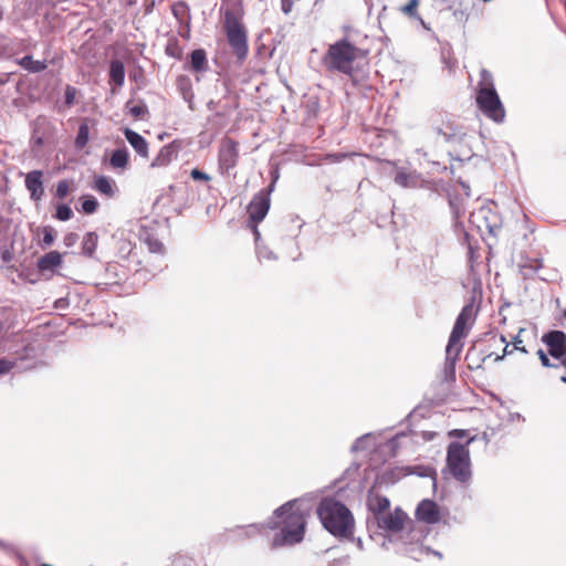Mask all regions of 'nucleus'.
Here are the masks:
<instances>
[{
	"mask_svg": "<svg viewBox=\"0 0 566 566\" xmlns=\"http://www.w3.org/2000/svg\"><path fill=\"white\" fill-rule=\"evenodd\" d=\"M18 64L30 73H40L48 67L45 61L34 60L32 55H24L18 61Z\"/></svg>",
	"mask_w": 566,
	"mask_h": 566,
	"instance_id": "obj_28",
	"label": "nucleus"
},
{
	"mask_svg": "<svg viewBox=\"0 0 566 566\" xmlns=\"http://www.w3.org/2000/svg\"><path fill=\"white\" fill-rule=\"evenodd\" d=\"M293 0H281V9L283 13L289 14L292 11Z\"/></svg>",
	"mask_w": 566,
	"mask_h": 566,
	"instance_id": "obj_52",
	"label": "nucleus"
},
{
	"mask_svg": "<svg viewBox=\"0 0 566 566\" xmlns=\"http://www.w3.org/2000/svg\"><path fill=\"white\" fill-rule=\"evenodd\" d=\"M537 355L539 357V360L544 367L551 368V367H558V365L552 364L547 355L544 353L543 349L537 350Z\"/></svg>",
	"mask_w": 566,
	"mask_h": 566,
	"instance_id": "obj_46",
	"label": "nucleus"
},
{
	"mask_svg": "<svg viewBox=\"0 0 566 566\" xmlns=\"http://www.w3.org/2000/svg\"><path fill=\"white\" fill-rule=\"evenodd\" d=\"M360 465L356 462L352 463L343 475L327 488L328 493L325 495H361L365 490V478L360 475Z\"/></svg>",
	"mask_w": 566,
	"mask_h": 566,
	"instance_id": "obj_9",
	"label": "nucleus"
},
{
	"mask_svg": "<svg viewBox=\"0 0 566 566\" xmlns=\"http://www.w3.org/2000/svg\"><path fill=\"white\" fill-rule=\"evenodd\" d=\"M190 67L197 73L207 71L208 60L203 49H196L190 53Z\"/></svg>",
	"mask_w": 566,
	"mask_h": 566,
	"instance_id": "obj_25",
	"label": "nucleus"
},
{
	"mask_svg": "<svg viewBox=\"0 0 566 566\" xmlns=\"http://www.w3.org/2000/svg\"><path fill=\"white\" fill-rule=\"evenodd\" d=\"M177 87L181 96H186L192 92V84L187 76H179L177 78Z\"/></svg>",
	"mask_w": 566,
	"mask_h": 566,
	"instance_id": "obj_38",
	"label": "nucleus"
},
{
	"mask_svg": "<svg viewBox=\"0 0 566 566\" xmlns=\"http://www.w3.org/2000/svg\"><path fill=\"white\" fill-rule=\"evenodd\" d=\"M367 50L352 44L347 39H342L331 44L324 57L328 71H336L349 77L354 86H358L366 78V74L358 66H354L357 59H365Z\"/></svg>",
	"mask_w": 566,
	"mask_h": 566,
	"instance_id": "obj_2",
	"label": "nucleus"
},
{
	"mask_svg": "<svg viewBox=\"0 0 566 566\" xmlns=\"http://www.w3.org/2000/svg\"><path fill=\"white\" fill-rule=\"evenodd\" d=\"M90 139V126L86 120L82 122L78 126L77 135L74 142L76 149H83Z\"/></svg>",
	"mask_w": 566,
	"mask_h": 566,
	"instance_id": "obj_31",
	"label": "nucleus"
},
{
	"mask_svg": "<svg viewBox=\"0 0 566 566\" xmlns=\"http://www.w3.org/2000/svg\"><path fill=\"white\" fill-rule=\"evenodd\" d=\"M394 180L402 188H418L422 182L420 175L416 170L406 169H399Z\"/></svg>",
	"mask_w": 566,
	"mask_h": 566,
	"instance_id": "obj_19",
	"label": "nucleus"
},
{
	"mask_svg": "<svg viewBox=\"0 0 566 566\" xmlns=\"http://www.w3.org/2000/svg\"><path fill=\"white\" fill-rule=\"evenodd\" d=\"M474 440L470 438L465 443L452 441L447 448V468L453 479L467 484L472 478L469 444Z\"/></svg>",
	"mask_w": 566,
	"mask_h": 566,
	"instance_id": "obj_8",
	"label": "nucleus"
},
{
	"mask_svg": "<svg viewBox=\"0 0 566 566\" xmlns=\"http://www.w3.org/2000/svg\"><path fill=\"white\" fill-rule=\"evenodd\" d=\"M35 143H36L38 145H42V144H43V139H42L41 137H38V138H36V140H35Z\"/></svg>",
	"mask_w": 566,
	"mask_h": 566,
	"instance_id": "obj_61",
	"label": "nucleus"
},
{
	"mask_svg": "<svg viewBox=\"0 0 566 566\" xmlns=\"http://www.w3.org/2000/svg\"><path fill=\"white\" fill-rule=\"evenodd\" d=\"M124 135L126 140L140 157H148V143L139 133L130 128H126L124 130Z\"/></svg>",
	"mask_w": 566,
	"mask_h": 566,
	"instance_id": "obj_20",
	"label": "nucleus"
},
{
	"mask_svg": "<svg viewBox=\"0 0 566 566\" xmlns=\"http://www.w3.org/2000/svg\"><path fill=\"white\" fill-rule=\"evenodd\" d=\"M182 98H184L185 102H187L189 109L193 111L195 109V103H193L195 94H193V91L191 93H189L188 95L182 96Z\"/></svg>",
	"mask_w": 566,
	"mask_h": 566,
	"instance_id": "obj_53",
	"label": "nucleus"
},
{
	"mask_svg": "<svg viewBox=\"0 0 566 566\" xmlns=\"http://www.w3.org/2000/svg\"><path fill=\"white\" fill-rule=\"evenodd\" d=\"M449 434L451 437H455V438L462 439V438L467 437L468 432H467V430H463V429H454V430L450 431Z\"/></svg>",
	"mask_w": 566,
	"mask_h": 566,
	"instance_id": "obj_55",
	"label": "nucleus"
},
{
	"mask_svg": "<svg viewBox=\"0 0 566 566\" xmlns=\"http://www.w3.org/2000/svg\"><path fill=\"white\" fill-rule=\"evenodd\" d=\"M474 302L475 297L472 296L470 301L462 307L455 319L448 340L446 348V366L450 367L452 370H454L455 360L458 359L463 347L461 339L467 337L469 334L478 313V308L475 307Z\"/></svg>",
	"mask_w": 566,
	"mask_h": 566,
	"instance_id": "obj_6",
	"label": "nucleus"
},
{
	"mask_svg": "<svg viewBox=\"0 0 566 566\" xmlns=\"http://www.w3.org/2000/svg\"><path fill=\"white\" fill-rule=\"evenodd\" d=\"M513 344H514V348H515L516 350H520V352L526 353L525 347H522V346H521V344H522V339L520 338V335H516V336L513 338Z\"/></svg>",
	"mask_w": 566,
	"mask_h": 566,
	"instance_id": "obj_56",
	"label": "nucleus"
},
{
	"mask_svg": "<svg viewBox=\"0 0 566 566\" xmlns=\"http://www.w3.org/2000/svg\"><path fill=\"white\" fill-rule=\"evenodd\" d=\"M77 240H78V235L74 232H70V233L65 234L63 242H64L65 247L71 248L77 242Z\"/></svg>",
	"mask_w": 566,
	"mask_h": 566,
	"instance_id": "obj_47",
	"label": "nucleus"
},
{
	"mask_svg": "<svg viewBox=\"0 0 566 566\" xmlns=\"http://www.w3.org/2000/svg\"><path fill=\"white\" fill-rule=\"evenodd\" d=\"M98 208V201L95 197L87 195L81 197V210L85 214H93Z\"/></svg>",
	"mask_w": 566,
	"mask_h": 566,
	"instance_id": "obj_32",
	"label": "nucleus"
},
{
	"mask_svg": "<svg viewBox=\"0 0 566 566\" xmlns=\"http://www.w3.org/2000/svg\"><path fill=\"white\" fill-rule=\"evenodd\" d=\"M190 176L193 180H200V181L211 180V177L208 174H206L205 171H202L198 168L192 169L190 172Z\"/></svg>",
	"mask_w": 566,
	"mask_h": 566,
	"instance_id": "obj_44",
	"label": "nucleus"
},
{
	"mask_svg": "<svg viewBox=\"0 0 566 566\" xmlns=\"http://www.w3.org/2000/svg\"><path fill=\"white\" fill-rule=\"evenodd\" d=\"M405 530H407L408 532L403 543L405 545L411 546L410 548H407V553H409L412 558L419 559L422 555L429 554H433L439 558L442 557V554L440 552L433 551L430 547L423 546L421 544V542L429 534V528L427 526L416 524L413 521L410 520Z\"/></svg>",
	"mask_w": 566,
	"mask_h": 566,
	"instance_id": "obj_10",
	"label": "nucleus"
},
{
	"mask_svg": "<svg viewBox=\"0 0 566 566\" xmlns=\"http://www.w3.org/2000/svg\"><path fill=\"white\" fill-rule=\"evenodd\" d=\"M255 250H256V255L260 261H263V260L274 261L277 259L275 253L263 243H258V248Z\"/></svg>",
	"mask_w": 566,
	"mask_h": 566,
	"instance_id": "obj_36",
	"label": "nucleus"
},
{
	"mask_svg": "<svg viewBox=\"0 0 566 566\" xmlns=\"http://www.w3.org/2000/svg\"><path fill=\"white\" fill-rule=\"evenodd\" d=\"M400 437H405V433H398L386 442V448L392 451V453H395L398 448V440Z\"/></svg>",
	"mask_w": 566,
	"mask_h": 566,
	"instance_id": "obj_45",
	"label": "nucleus"
},
{
	"mask_svg": "<svg viewBox=\"0 0 566 566\" xmlns=\"http://www.w3.org/2000/svg\"><path fill=\"white\" fill-rule=\"evenodd\" d=\"M418 6V0H410L407 6L403 7V11L410 17H417L416 8Z\"/></svg>",
	"mask_w": 566,
	"mask_h": 566,
	"instance_id": "obj_48",
	"label": "nucleus"
},
{
	"mask_svg": "<svg viewBox=\"0 0 566 566\" xmlns=\"http://www.w3.org/2000/svg\"><path fill=\"white\" fill-rule=\"evenodd\" d=\"M268 528V523H252L245 526H238L234 530H232L231 533L233 534V537L237 539H247L263 534V532Z\"/></svg>",
	"mask_w": 566,
	"mask_h": 566,
	"instance_id": "obj_22",
	"label": "nucleus"
},
{
	"mask_svg": "<svg viewBox=\"0 0 566 566\" xmlns=\"http://www.w3.org/2000/svg\"><path fill=\"white\" fill-rule=\"evenodd\" d=\"M15 367V361L0 358V376L9 374Z\"/></svg>",
	"mask_w": 566,
	"mask_h": 566,
	"instance_id": "obj_43",
	"label": "nucleus"
},
{
	"mask_svg": "<svg viewBox=\"0 0 566 566\" xmlns=\"http://www.w3.org/2000/svg\"><path fill=\"white\" fill-rule=\"evenodd\" d=\"M132 116L136 118H143L148 113V107L145 103H139L129 108Z\"/></svg>",
	"mask_w": 566,
	"mask_h": 566,
	"instance_id": "obj_41",
	"label": "nucleus"
},
{
	"mask_svg": "<svg viewBox=\"0 0 566 566\" xmlns=\"http://www.w3.org/2000/svg\"><path fill=\"white\" fill-rule=\"evenodd\" d=\"M279 178L277 170L273 174L272 182L256 192L248 205V213L250 221L253 223L261 222L268 214L271 205V193L275 188Z\"/></svg>",
	"mask_w": 566,
	"mask_h": 566,
	"instance_id": "obj_11",
	"label": "nucleus"
},
{
	"mask_svg": "<svg viewBox=\"0 0 566 566\" xmlns=\"http://www.w3.org/2000/svg\"><path fill=\"white\" fill-rule=\"evenodd\" d=\"M436 3L442 6V9L452 12L454 19L459 22H465L469 18L471 10V0H433Z\"/></svg>",
	"mask_w": 566,
	"mask_h": 566,
	"instance_id": "obj_16",
	"label": "nucleus"
},
{
	"mask_svg": "<svg viewBox=\"0 0 566 566\" xmlns=\"http://www.w3.org/2000/svg\"><path fill=\"white\" fill-rule=\"evenodd\" d=\"M93 188L107 198L114 197L116 192L115 181L109 177L103 175L96 176L94 178Z\"/></svg>",
	"mask_w": 566,
	"mask_h": 566,
	"instance_id": "obj_24",
	"label": "nucleus"
},
{
	"mask_svg": "<svg viewBox=\"0 0 566 566\" xmlns=\"http://www.w3.org/2000/svg\"><path fill=\"white\" fill-rule=\"evenodd\" d=\"M439 117L440 123L439 120H434L432 123L433 133L446 143L455 142L459 136L457 126L449 119L444 120V116L442 114H440Z\"/></svg>",
	"mask_w": 566,
	"mask_h": 566,
	"instance_id": "obj_18",
	"label": "nucleus"
},
{
	"mask_svg": "<svg viewBox=\"0 0 566 566\" xmlns=\"http://www.w3.org/2000/svg\"><path fill=\"white\" fill-rule=\"evenodd\" d=\"M109 80L116 86H123L125 82V66L120 60H113L109 64Z\"/></svg>",
	"mask_w": 566,
	"mask_h": 566,
	"instance_id": "obj_26",
	"label": "nucleus"
},
{
	"mask_svg": "<svg viewBox=\"0 0 566 566\" xmlns=\"http://www.w3.org/2000/svg\"><path fill=\"white\" fill-rule=\"evenodd\" d=\"M476 105L488 118L501 124L505 119V108L495 90L493 75L490 71L482 69L480 81L476 87Z\"/></svg>",
	"mask_w": 566,
	"mask_h": 566,
	"instance_id": "obj_5",
	"label": "nucleus"
},
{
	"mask_svg": "<svg viewBox=\"0 0 566 566\" xmlns=\"http://www.w3.org/2000/svg\"><path fill=\"white\" fill-rule=\"evenodd\" d=\"M70 192V182L69 180L64 179V180H60L57 184H56V188H55V197L59 198V199H64Z\"/></svg>",
	"mask_w": 566,
	"mask_h": 566,
	"instance_id": "obj_40",
	"label": "nucleus"
},
{
	"mask_svg": "<svg viewBox=\"0 0 566 566\" xmlns=\"http://www.w3.org/2000/svg\"><path fill=\"white\" fill-rule=\"evenodd\" d=\"M61 263L62 254L57 251H50L38 260L36 266L41 272H45L54 270Z\"/></svg>",
	"mask_w": 566,
	"mask_h": 566,
	"instance_id": "obj_23",
	"label": "nucleus"
},
{
	"mask_svg": "<svg viewBox=\"0 0 566 566\" xmlns=\"http://www.w3.org/2000/svg\"><path fill=\"white\" fill-rule=\"evenodd\" d=\"M542 268V262L537 259L527 260L526 262L520 265V273L523 279H533L538 270Z\"/></svg>",
	"mask_w": 566,
	"mask_h": 566,
	"instance_id": "obj_30",
	"label": "nucleus"
},
{
	"mask_svg": "<svg viewBox=\"0 0 566 566\" xmlns=\"http://www.w3.org/2000/svg\"><path fill=\"white\" fill-rule=\"evenodd\" d=\"M412 474H417L419 476L429 478L431 481V486L433 491H436L437 483H436V470L431 467H415L411 471Z\"/></svg>",
	"mask_w": 566,
	"mask_h": 566,
	"instance_id": "obj_33",
	"label": "nucleus"
},
{
	"mask_svg": "<svg viewBox=\"0 0 566 566\" xmlns=\"http://www.w3.org/2000/svg\"><path fill=\"white\" fill-rule=\"evenodd\" d=\"M256 224L258 223H254L252 226V232H253L254 240H255V249L258 248V243H263L262 240H261V233H260Z\"/></svg>",
	"mask_w": 566,
	"mask_h": 566,
	"instance_id": "obj_54",
	"label": "nucleus"
},
{
	"mask_svg": "<svg viewBox=\"0 0 566 566\" xmlns=\"http://www.w3.org/2000/svg\"><path fill=\"white\" fill-rule=\"evenodd\" d=\"M129 160V153L128 149L124 146L120 148H116L113 150L111 158H109V165L114 169H125L128 165Z\"/></svg>",
	"mask_w": 566,
	"mask_h": 566,
	"instance_id": "obj_27",
	"label": "nucleus"
},
{
	"mask_svg": "<svg viewBox=\"0 0 566 566\" xmlns=\"http://www.w3.org/2000/svg\"><path fill=\"white\" fill-rule=\"evenodd\" d=\"M471 221L476 224L479 230H485L492 235H496L502 226L497 213L488 207H481L474 211L471 214Z\"/></svg>",
	"mask_w": 566,
	"mask_h": 566,
	"instance_id": "obj_13",
	"label": "nucleus"
},
{
	"mask_svg": "<svg viewBox=\"0 0 566 566\" xmlns=\"http://www.w3.org/2000/svg\"><path fill=\"white\" fill-rule=\"evenodd\" d=\"M217 105H218V103H217V102H214L213 99H210V101L207 103V108H208L209 111H214V109L217 108Z\"/></svg>",
	"mask_w": 566,
	"mask_h": 566,
	"instance_id": "obj_60",
	"label": "nucleus"
},
{
	"mask_svg": "<svg viewBox=\"0 0 566 566\" xmlns=\"http://www.w3.org/2000/svg\"><path fill=\"white\" fill-rule=\"evenodd\" d=\"M416 518L426 524H436L440 521V511L436 502L424 497L416 509Z\"/></svg>",
	"mask_w": 566,
	"mask_h": 566,
	"instance_id": "obj_15",
	"label": "nucleus"
},
{
	"mask_svg": "<svg viewBox=\"0 0 566 566\" xmlns=\"http://www.w3.org/2000/svg\"><path fill=\"white\" fill-rule=\"evenodd\" d=\"M223 29L237 62L243 63L249 55L248 31L231 9L224 11Z\"/></svg>",
	"mask_w": 566,
	"mask_h": 566,
	"instance_id": "obj_7",
	"label": "nucleus"
},
{
	"mask_svg": "<svg viewBox=\"0 0 566 566\" xmlns=\"http://www.w3.org/2000/svg\"><path fill=\"white\" fill-rule=\"evenodd\" d=\"M422 437H423L426 440H432V439L436 437V432H431V431H423V432H422Z\"/></svg>",
	"mask_w": 566,
	"mask_h": 566,
	"instance_id": "obj_59",
	"label": "nucleus"
},
{
	"mask_svg": "<svg viewBox=\"0 0 566 566\" xmlns=\"http://www.w3.org/2000/svg\"><path fill=\"white\" fill-rule=\"evenodd\" d=\"M307 514L298 500L293 499L273 512L268 522L269 530H277L271 542V548L290 547L303 542L306 532Z\"/></svg>",
	"mask_w": 566,
	"mask_h": 566,
	"instance_id": "obj_1",
	"label": "nucleus"
},
{
	"mask_svg": "<svg viewBox=\"0 0 566 566\" xmlns=\"http://www.w3.org/2000/svg\"><path fill=\"white\" fill-rule=\"evenodd\" d=\"M560 380H562L564 384H566V376H562V377H560Z\"/></svg>",
	"mask_w": 566,
	"mask_h": 566,
	"instance_id": "obj_64",
	"label": "nucleus"
},
{
	"mask_svg": "<svg viewBox=\"0 0 566 566\" xmlns=\"http://www.w3.org/2000/svg\"><path fill=\"white\" fill-rule=\"evenodd\" d=\"M145 243L147 244L148 250L151 253H158V254L164 253L165 247H164L163 242L159 241L154 235L148 233L147 237L145 238Z\"/></svg>",
	"mask_w": 566,
	"mask_h": 566,
	"instance_id": "obj_34",
	"label": "nucleus"
},
{
	"mask_svg": "<svg viewBox=\"0 0 566 566\" xmlns=\"http://www.w3.org/2000/svg\"><path fill=\"white\" fill-rule=\"evenodd\" d=\"M371 439V433L363 434L361 437L357 438L354 443L350 447L352 452H358L363 451L368 448V443Z\"/></svg>",
	"mask_w": 566,
	"mask_h": 566,
	"instance_id": "obj_37",
	"label": "nucleus"
},
{
	"mask_svg": "<svg viewBox=\"0 0 566 566\" xmlns=\"http://www.w3.org/2000/svg\"><path fill=\"white\" fill-rule=\"evenodd\" d=\"M373 492H374V488L371 486V488H369L367 490V494L366 495H373Z\"/></svg>",
	"mask_w": 566,
	"mask_h": 566,
	"instance_id": "obj_62",
	"label": "nucleus"
},
{
	"mask_svg": "<svg viewBox=\"0 0 566 566\" xmlns=\"http://www.w3.org/2000/svg\"><path fill=\"white\" fill-rule=\"evenodd\" d=\"M543 342L553 358L562 359L566 355V334L563 331L548 332L544 335Z\"/></svg>",
	"mask_w": 566,
	"mask_h": 566,
	"instance_id": "obj_14",
	"label": "nucleus"
},
{
	"mask_svg": "<svg viewBox=\"0 0 566 566\" xmlns=\"http://www.w3.org/2000/svg\"><path fill=\"white\" fill-rule=\"evenodd\" d=\"M43 238H42V247L48 248L51 247L55 240L56 231L54 228L46 226L43 228Z\"/></svg>",
	"mask_w": 566,
	"mask_h": 566,
	"instance_id": "obj_39",
	"label": "nucleus"
},
{
	"mask_svg": "<svg viewBox=\"0 0 566 566\" xmlns=\"http://www.w3.org/2000/svg\"><path fill=\"white\" fill-rule=\"evenodd\" d=\"M316 513L323 527L334 537L338 539H352L354 537V515L336 497H322Z\"/></svg>",
	"mask_w": 566,
	"mask_h": 566,
	"instance_id": "obj_3",
	"label": "nucleus"
},
{
	"mask_svg": "<svg viewBox=\"0 0 566 566\" xmlns=\"http://www.w3.org/2000/svg\"><path fill=\"white\" fill-rule=\"evenodd\" d=\"M357 546H358L359 548H363V542H361V539H360V538H358V539H357Z\"/></svg>",
	"mask_w": 566,
	"mask_h": 566,
	"instance_id": "obj_63",
	"label": "nucleus"
},
{
	"mask_svg": "<svg viewBox=\"0 0 566 566\" xmlns=\"http://www.w3.org/2000/svg\"><path fill=\"white\" fill-rule=\"evenodd\" d=\"M500 340H501V343L505 344V347L503 349V355L496 356L495 357V361H500V360H502L504 358V356L510 355V354L513 353V350L509 348L510 345H509V343L506 340V337L504 335L500 336Z\"/></svg>",
	"mask_w": 566,
	"mask_h": 566,
	"instance_id": "obj_49",
	"label": "nucleus"
},
{
	"mask_svg": "<svg viewBox=\"0 0 566 566\" xmlns=\"http://www.w3.org/2000/svg\"><path fill=\"white\" fill-rule=\"evenodd\" d=\"M77 90L72 85H66L64 92V102L67 106H72L75 103Z\"/></svg>",
	"mask_w": 566,
	"mask_h": 566,
	"instance_id": "obj_42",
	"label": "nucleus"
},
{
	"mask_svg": "<svg viewBox=\"0 0 566 566\" xmlns=\"http://www.w3.org/2000/svg\"><path fill=\"white\" fill-rule=\"evenodd\" d=\"M239 160V144L232 138L224 137L218 151V167L221 175H230Z\"/></svg>",
	"mask_w": 566,
	"mask_h": 566,
	"instance_id": "obj_12",
	"label": "nucleus"
},
{
	"mask_svg": "<svg viewBox=\"0 0 566 566\" xmlns=\"http://www.w3.org/2000/svg\"><path fill=\"white\" fill-rule=\"evenodd\" d=\"M178 157V149L175 143L165 145L160 148L157 156L151 161V167H165L168 166L174 159Z\"/></svg>",
	"mask_w": 566,
	"mask_h": 566,
	"instance_id": "obj_21",
	"label": "nucleus"
},
{
	"mask_svg": "<svg viewBox=\"0 0 566 566\" xmlns=\"http://www.w3.org/2000/svg\"><path fill=\"white\" fill-rule=\"evenodd\" d=\"M366 505L379 530L396 534L405 531L410 522L407 513L399 506L394 511L389 510V497H367Z\"/></svg>",
	"mask_w": 566,
	"mask_h": 566,
	"instance_id": "obj_4",
	"label": "nucleus"
},
{
	"mask_svg": "<svg viewBox=\"0 0 566 566\" xmlns=\"http://www.w3.org/2000/svg\"><path fill=\"white\" fill-rule=\"evenodd\" d=\"M43 171L32 170L27 174L24 185L33 201H40L44 196Z\"/></svg>",
	"mask_w": 566,
	"mask_h": 566,
	"instance_id": "obj_17",
	"label": "nucleus"
},
{
	"mask_svg": "<svg viewBox=\"0 0 566 566\" xmlns=\"http://www.w3.org/2000/svg\"><path fill=\"white\" fill-rule=\"evenodd\" d=\"M98 235L96 232L90 231L87 232L82 241V253L85 256L92 258L97 248Z\"/></svg>",
	"mask_w": 566,
	"mask_h": 566,
	"instance_id": "obj_29",
	"label": "nucleus"
},
{
	"mask_svg": "<svg viewBox=\"0 0 566 566\" xmlns=\"http://www.w3.org/2000/svg\"><path fill=\"white\" fill-rule=\"evenodd\" d=\"M518 420L525 421V418L520 412H511L509 415L510 422L518 421Z\"/></svg>",
	"mask_w": 566,
	"mask_h": 566,
	"instance_id": "obj_57",
	"label": "nucleus"
},
{
	"mask_svg": "<svg viewBox=\"0 0 566 566\" xmlns=\"http://www.w3.org/2000/svg\"><path fill=\"white\" fill-rule=\"evenodd\" d=\"M70 306V301L67 297H60L54 302L55 310H67Z\"/></svg>",
	"mask_w": 566,
	"mask_h": 566,
	"instance_id": "obj_50",
	"label": "nucleus"
},
{
	"mask_svg": "<svg viewBox=\"0 0 566 566\" xmlns=\"http://www.w3.org/2000/svg\"><path fill=\"white\" fill-rule=\"evenodd\" d=\"M54 217L60 221H67L73 217V211L69 205L59 203Z\"/></svg>",
	"mask_w": 566,
	"mask_h": 566,
	"instance_id": "obj_35",
	"label": "nucleus"
},
{
	"mask_svg": "<svg viewBox=\"0 0 566 566\" xmlns=\"http://www.w3.org/2000/svg\"><path fill=\"white\" fill-rule=\"evenodd\" d=\"M166 53L169 55V56H172V57H176V59H179L180 57V50L178 48V45L176 44H168L166 46Z\"/></svg>",
	"mask_w": 566,
	"mask_h": 566,
	"instance_id": "obj_51",
	"label": "nucleus"
},
{
	"mask_svg": "<svg viewBox=\"0 0 566 566\" xmlns=\"http://www.w3.org/2000/svg\"><path fill=\"white\" fill-rule=\"evenodd\" d=\"M13 255L9 250H4L1 254V259L3 262L9 263L12 260Z\"/></svg>",
	"mask_w": 566,
	"mask_h": 566,
	"instance_id": "obj_58",
	"label": "nucleus"
}]
</instances>
